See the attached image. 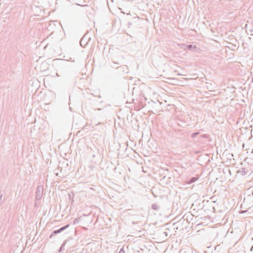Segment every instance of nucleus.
<instances>
[{"mask_svg":"<svg viewBox=\"0 0 253 253\" xmlns=\"http://www.w3.org/2000/svg\"><path fill=\"white\" fill-rule=\"evenodd\" d=\"M43 188L42 186H38L36 189V198L37 200L41 199L43 195Z\"/></svg>","mask_w":253,"mask_h":253,"instance_id":"f257e3e1","label":"nucleus"},{"mask_svg":"<svg viewBox=\"0 0 253 253\" xmlns=\"http://www.w3.org/2000/svg\"><path fill=\"white\" fill-rule=\"evenodd\" d=\"M69 226V224H67L66 225H65L60 229L58 230H54L53 231V232L51 233V234L50 235V238H52V237L55 235H56L57 234H58L62 231H64V230L66 229Z\"/></svg>","mask_w":253,"mask_h":253,"instance_id":"f03ea898","label":"nucleus"},{"mask_svg":"<svg viewBox=\"0 0 253 253\" xmlns=\"http://www.w3.org/2000/svg\"><path fill=\"white\" fill-rule=\"evenodd\" d=\"M111 66L112 67L115 68L116 69H120V68H121L123 70V72H125L126 73H127L128 72V67H127V66L126 65L121 66L118 67H115L113 65H111Z\"/></svg>","mask_w":253,"mask_h":253,"instance_id":"7ed1b4c3","label":"nucleus"},{"mask_svg":"<svg viewBox=\"0 0 253 253\" xmlns=\"http://www.w3.org/2000/svg\"><path fill=\"white\" fill-rule=\"evenodd\" d=\"M198 179H199V176L192 177L187 181V183L191 184L193 182H195Z\"/></svg>","mask_w":253,"mask_h":253,"instance_id":"20e7f679","label":"nucleus"},{"mask_svg":"<svg viewBox=\"0 0 253 253\" xmlns=\"http://www.w3.org/2000/svg\"><path fill=\"white\" fill-rule=\"evenodd\" d=\"M151 208L155 211H158L160 209V206L156 203H153L151 205Z\"/></svg>","mask_w":253,"mask_h":253,"instance_id":"39448f33","label":"nucleus"},{"mask_svg":"<svg viewBox=\"0 0 253 253\" xmlns=\"http://www.w3.org/2000/svg\"><path fill=\"white\" fill-rule=\"evenodd\" d=\"M238 173H239L242 176L246 175L247 171H246V169L244 168H241V169L238 171Z\"/></svg>","mask_w":253,"mask_h":253,"instance_id":"423d86ee","label":"nucleus"},{"mask_svg":"<svg viewBox=\"0 0 253 253\" xmlns=\"http://www.w3.org/2000/svg\"><path fill=\"white\" fill-rule=\"evenodd\" d=\"M195 46H193V44H188V45H186V49H191L192 48H195Z\"/></svg>","mask_w":253,"mask_h":253,"instance_id":"0eeeda50","label":"nucleus"},{"mask_svg":"<svg viewBox=\"0 0 253 253\" xmlns=\"http://www.w3.org/2000/svg\"><path fill=\"white\" fill-rule=\"evenodd\" d=\"M199 134V132H193L191 134V137L192 138H195V137H196L198 134Z\"/></svg>","mask_w":253,"mask_h":253,"instance_id":"6e6552de","label":"nucleus"},{"mask_svg":"<svg viewBox=\"0 0 253 253\" xmlns=\"http://www.w3.org/2000/svg\"><path fill=\"white\" fill-rule=\"evenodd\" d=\"M178 46H180L181 48H183L184 50H186V45L184 44H178Z\"/></svg>","mask_w":253,"mask_h":253,"instance_id":"1a4fd4ad","label":"nucleus"},{"mask_svg":"<svg viewBox=\"0 0 253 253\" xmlns=\"http://www.w3.org/2000/svg\"><path fill=\"white\" fill-rule=\"evenodd\" d=\"M66 243V241H65V242H64V243L62 245L61 247H60V250H59V252H60L61 251V250H62L63 248V247H64V246H65V245Z\"/></svg>","mask_w":253,"mask_h":253,"instance_id":"9d476101","label":"nucleus"},{"mask_svg":"<svg viewBox=\"0 0 253 253\" xmlns=\"http://www.w3.org/2000/svg\"><path fill=\"white\" fill-rule=\"evenodd\" d=\"M119 253H125V251H124V249H123V248H122V249L120 250V251H119Z\"/></svg>","mask_w":253,"mask_h":253,"instance_id":"9b49d317","label":"nucleus"},{"mask_svg":"<svg viewBox=\"0 0 253 253\" xmlns=\"http://www.w3.org/2000/svg\"><path fill=\"white\" fill-rule=\"evenodd\" d=\"M113 64H117V65H119L120 63L119 62H114L113 61Z\"/></svg>","mask_w":253,"mask_h":253,"instance_id":"f8f14e48","label":"nucleus"},{"mask_svg":"<svg viewBox=\"0 0 253 253\" xmlns=\"http://www.w3.org/2000/svg\"><path fill=\"white\" fill-rule=\"evenodd\" d=\"M2 195H0V201L1 200V198H2Z\"/></svg>","mask_w":253,"mask_h":253,"instance_id":"ddd939ff","label":"nucleus"},{"mask_svg":"<svg viewBox=\"0 0 253 253\" xmlns=\"http://www.w3.org/2000/svg\"><path fill=\"white\" fill-rule=\"evenodd\" d=\"M164 233L165 234V235H167V233L166 232H165Z\"/></svg>","mask_w":253,"mask_h":253,"instance_id":"4468645a","label":"nucleus"},{"mask_svg":"<svg viewBox=\"0 0 253 253\" xmlns=\"http://www.w3.org/2000/svg\"><path fill=\"white\" fill-rule=\"evenodd\" d=\"M252 195L253 196V192H252Z\"/></svg>","mask_w":253,"mask_h":253,"instance_id":"2eb2a0df","label":"nucleus"}]
</instances>
